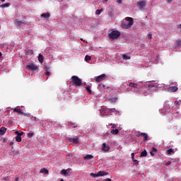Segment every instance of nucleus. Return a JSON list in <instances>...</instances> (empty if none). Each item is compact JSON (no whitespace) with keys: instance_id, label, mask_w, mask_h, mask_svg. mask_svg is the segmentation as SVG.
Here are the masks:
<instances>
[{"instance_id":"obj_1","label":"nucleus","mask_w":181,"mask_h":181,"mask_svg":"<svg viewBox=\"0 0 181 181\" xmlns=\"http://www.w3.org/2000/svg\"><path fill=\"white\" fill-rule=\"evenodd\" d=\"M125 21L129 22L128 23H125V21H122L121 23V28L122 29H129V28L132 27L134 25V18L131 17H126Z\"/></svg>"},{"instance_id":"obj_2","label":"nucleus","mask_w":181,"mask_h":181,"mask_svg":"<svg viewBox=\"0 0 181 181\" xmlns=\"http://www.w3.org/2000/svg\"><path fill=\"white\" fill-rule=\"evenodd\" d=\"M71 81L73 86H75L76 87H80V86L83 85V82L80 78L77 76H71Z\"/></svg>"},{"instance_id":"obj_3","label":"nucleus","mask_w":181,"mask_h":181,"mask_svg":"<svg viewBox=\"0 0 181 181\" xmlns=\"http://www.w3.org/2000/svg\"><path fill=\"white\" fill-rule=\"evenodd\" d=\"M121 36V33L117 30L112 31L108 34L109 39H112V40L115 39H118Z\"/></svg>"},{"instance_id":"obj_4","label":"nucleus","mask_w":181,"mask_h":181,"mask_svg":"<svg viewBox=\"0 0 181 181\" xmlns=\"http://www.w3.org/2000/svg\"><path fill=\"white\" fill-rule=\"evenodd\" d=\"M137 8H139V11H144L145 9V6H146V1H139L136 2Z\"/></svg>"},{"instance_id":"obj_5","label":"nucleus","mask_w":181,"mask_h":181,"mask_svg":"<svg viewBox=\"0 0 181 181\" xmlns=\"http://www.w3.org/2000/svg\"><path fill=\"white\" fill-rule=\"evenodd\" d=\"M108 175V173L105 171H99L98 173H90V176L92 177H100V176H107Z\"/></svg>"},{"instance_id":"obj_6","label":"nucleus","mask_w":181,"mask_h":181,"mask_svg":"<svg viewBox=\"0 0 181 181\" xmlns=\"http://www.w3.org/2000/svg\"><path fill=\"white\" fill-rule=\"evenodd\" d=\"M105 78H107V75L105 74H103L95 78V81H96V83H101V81H104Z\"/></svg>"},{"instance_id":"obj_7","label":"nucleus","mask_w":181,"mask_h":181,"mask_svg":"<svg viewBox=\"0 0 181 181\" xmlns=\"http://www.w3.org/2000/svg\"><path fill=\"white\" fill-rule=\"evenodd\" d=\"M67 141L69 142H71L72 144H78V137L76 136V137H69L67 139Z\"/></svg>"},{"instance_id":"obj_8","label":"nucleus","mask_w":181,"mask_h":181,"mask_svg":"<svg viewBox=\"0 0 181 181\" xmlns=\"http://www.w3.org/2000/svg\"><path fill=\"white\" fill-rule=\"evenodd\" d=\"M14 23L16 26H18L19 28H22L23 25H25V21H21L18 19L14 20Z\"/></svg>"},{"instance_id":"obj_9","label":"nucleus","mask_w":181,"mask_h":181,"mask_svg":"<svg viewBox=\"0 0 181 181\" xmlns=\"http://www.w3.org/2000/svg\"><path fill=\"white\" fill-rule=\"evenodd\" d=\"M27 69L31 70L32 71H35L37 70V66L35 65V64H30L27 66Z\"/></svg>"},{"instance_id":"obj_10","label":"nucleus","mask_w":181,"mask_h":181,"mask_svg":"<svg viewBox=\"0 0 181 181\" xmlns=\"http://www.w3.org/2000/svg\"><path fill=\"white\" fill-rule=\"evenodd\" d=\"M102 151L104 152H108L110 151V146H107V144L103 143L102 146Z\"/></svg>"},{"instance_id":"obj_11","label":"nucleus","mask_w":181,"mask_h":181,"mask_svg":"<svg viewBox=\"0 0 181 181\" xmlns=\"http://www.w3.org/2000/svg\"><path fill=\"white\" fill-rule=\"evenodd\" d=\"M41 18L42 19H49V18H50V13L47 12V13H44L41 15Z\"/></svg>"},{"instance_id":"obj_12","label":"nucleus","mask_w":181,"mask_h":181,"mask_svg":"<svg viewBox=\"0 0 181 181\" xmlns=\"http://www.w3.org/2000/svg\"><path fill=\"white\" fill-rule=\"evenodd\" d=\"M169 90L170 93H176V91H177L179 88H177V86H170Z\"/></svg>"},{"instance_id":"obj_13","label":"nucleus","mask_w":181,"mask_h":181,"mask_svg":"<svg viewBox=\"0 0 181 181\" xmlns=\"http://www.w3.org/2000/svg\"><path fill=\"white\" fill-rule=\"evenodd\" d=\"M71 169L69 168L67 170H62L61 171L62 175H64L65 176H69V172H70Z\"/></svg>"},{"instance_id":"obj_14","label":"nucleus","mask_w":181,"mask_h":181,"mask_svg":"<svg viewBox=\"0 0 181 181\" xmlns=\"http://www.w3.org/2000/svg\"><path fill=\"white\" fill-rule=\"evenodd\" d=\"M110 134H112V135H118V134H119V130L118 129H113L110 131Z\"/></svg>"},{"instance_id":"obj_15","label":"nucleus","mask_w":181,"mask_h":181,"mask_svg":"<svg viewBox=\"0 0 181 181\" xmlns=\"http://www.w3.org/2000/svg\"><path fill=\"white\" fill-rule=\"evenodd\" d=\"M6 132V128L5 127H2L0 129V135H5Z\"/></svg>"},{"instance_id":"obj_16","label":"nucleus","mask_w":181,"mask_h":181,"mask_svg":"<svg viewBox=\"0 0 181 181\" xmlns=\"http://www.w3.org/2000/svg\"><path fill=\"white\" fill-rule=\"evenodd\" d=\"M13 112H18V114H23V111H22V110H21V108H19V107H15V108L13 109Z\"/></svg>"},{"instance_id":"obj_17","label":"nucleus","mask_w":181,"mask_h":181,"mask_svg":"<svg viewBox=\"0 0 181 181\" xmlns=\"http://www.w3.org/2000/svg\"><path fill=\"white\" fill-rule=\"evenodd\" d=\"M141 136H143V138H144V139H143V141H144V142H146V141H148V134H146V133H143V134H141Z\"/></svg>"},{"instance_id":"obj_18","label":"nucleus","mask_w":181,"mask_h":181,"mask_svg":"<svg viewBox=\"0 0 181 181\" xmlns=\"http://www.w3.org/2000/svg\"><path fill=\"white\" fill-rule=\"evenodd\" d=\"M129 86L132 87V88H136V87H138V83H134L130 82L129 83Z\"/></svg>"},{"instance_id":"obj_19","label":"nucleus","mask_w":181,"mask_h":181,"mask_svg":"<svg viewBox=\"0 0 181 181\" xmlns=\"http://www.w3.org/2000/svg\"><path fill=\"white\" fill-rule=\"evenodd\" d=\"M40 173H45V175H49V170L46 168H42L40 170Z\"/></svg>"},{"instance_id":"obj_20","label":"nucleus","mask_w":181,"mask_h":181,"mask_svg":"<svg viewBox=\"0 0 181 181\" xmlns=\"http://www.w3.org/2000/svg\"><path fill=\"white\" fill-rule=\"evenodd\" d=\"M43 55L42 54H39L38 55V61L40 62V63H43Z\"/></svg>"},{"instance_id":"obj_21","label":"nucleus","mask_w":181,"mask_h":181,"mask_svg":"<svg viewBox=\"0 0 181 181\" xmlns=\"http://www.w3.org/2000/svg\"><path fill=\"white\" fill-rule=\"evenodd\" d=\"M141 158H144L145 156H148V152L146 151V150H144V151H142L141 153Z\"/></svg>"},{"instance_id":"obj_22","label":"nucleus","mask_w":181,"mask_h":181,"mask_svg":"<svg viewBox=\"0 0 181 181\" xmlns=\"http://www.w3.org/2000/svg\"><path fill=\"white\" fill-rule=\"evenodd\" d=\"M93 158H94V156H93V155L91 154H88L84 157V159H86L87 160H90V159H93Z\"/></svg>"},{"instance_id":"obj_23","label":"nucleus","mask_w":181,"mask_h":181,"mask_svg":"<svg viewBox=\"0 0 181 181\" xmlns=\"http://www.w3.org/2000/svg\"><path fill=\"white\" fill-rule=\"evenodd\" d=\"M9 6H11V4L9 3H6L4 4H1L0 6V8H9Z\"/></svg>"},{"instance_id":"obj_24","label":"nucleus","mask_w":181,"mask_h":181,"mask_svg":"<svg viewBox=\"0 0 181 181\" xmlns=\"http://www.w3.org/2000/svg\"><path fill=\"white\" fill-rule=\"evenodd\" d=\"M86 91L89 93L91 94L93 92L91 91V86H87L86 87Z\"/></svg>"},{"instance_id":"obj_25","label":"nucleus","mask_w":181,"mask_h":181,"mask_svg":"<svg viewBox=\"0 0 181 181\" xmlns=\"http://www.w3.org/2000/svg\"><path fill=\"white\" fill-rule=\"evenodd\" d=\"M122 59L123 60H129V59H131V57L127 54H122Z\"/></svg>"},{"instance_id":"obj_26","label":"nucleus","mask_w":181,"mask_h":181,"mask_svg":"<svg viewBox=\"0 0 181 181\" xmlns=\"http://www.w3.org/2000/svg\"><path fill=\"white\" fill-rule=\"evenodd\" d=\"M68 125H70L71 127H73V128H77V124L73 123V122H69Z\"/></svg>"},{"instance_id":"obj_27","label":"nucleus","mask_w":181,"mask_h":181,"mask_svg":"<svg viewBox=\"0 0 181 181\" xmlns=\"http://www.w3.org/2000/svg\"><path fill=\"white\" fill-rule=\"evenodd\" d=\"M175 153V151L172 148H170L167 151L168 155H172V153Z\"/></svg>"},{"instance_id":"obj_28","label":"nucleus","mask_w":181,"mask_h":181,"mask_svg":"<svg viewBox=\"0 0 181 181\" xmlns=\"http://www.w3.org/2000/svg\"><path fill=\"white\" fill-rule=\"evenodd\" d=\"M90 60H91V56H90V55H86V56L85 57V61H86V62H90Z\"/></svg>"},{"instance_id":"obj_29","label":"nucleus","mask_w":181,"mask_h":181,"mask_svg":"<svg viewBox=\"0 0 181 181\" xmlns=\"http://www.w3.org/2000/svg\"><path fill=\"white\" fill-rule=\"evenodd\" d=\"M16 141L17 142H21L22 141V137H21L20 136H16Z\"/></svg>"},{"instance_id":"obj_30","label":"nucleus","mask_w":181,"mask_h":181,"mask_svg":"<svg viewBox=\"0 0 181 181\" xmlns=\"http://www.w3.org/2000/svg\"><path fill=\"white\" fill-rule=\"evenodd\" d=\"M103 11H104L103 8H101L100 10V9L96 10L95 11L96 15H100Z\"/></svg>"},{"instance_id":"obj_31","label":"nucleus","mask_w":181,"mask_h":181,"mask_svg":"<svg viewBox=\"0 0 181 181\" xmlns=\"http://www.w3.org/2000/svg\"><path fill=\"white\" fill-rule=\"evenodd\" d=\"M15 134H16V135H17L18 136H22V135H23V132L19 133V132L16 131V132H15Z\"/></svg>"},{"instance_id":"obj_32","label":"nucleus","mask_w":181,"mask_h":181,"mask_svg":"<svg viewBox=\"0 0 181 181\" xmlns=\"http://www.w3.org/2000/svg\"><path fill=\"white\" fill-rule=\"evenodd\" d=\"M22 115H24V117H28V118L30 117V113H25L23 112V113H21Z\"/></svg>"},{"instance_id":"obj_33","label":"nucleus","mask_w":181,"mask_h":181,"mask_svg":"<svg viewBox=\"0 0 181 181\" xmlns=\"http://www.w3.org/2000/svg\"><path fill=\"white\" fill-rule=\"evenodd\" d=\"M13 155L18 156V155H19V151L13 150Z\"/></svg>"},{"instance_id":"obj_34","label":"nucleus","mask_w":181,"mask_h":181,"mask_svg":"<svg viewBox=\"0 0 181 181\" xmlns=\"http://www.w3.org/2000/svg\"><path fill=\"white\" fill-rule=\"evenodd\" d=\"M142 134L143 133L138 132L136 133V136H137V137L142 136Z\"/></svg>"},{"instance_id":"obj_35","label":"nucleus","mask_w":181,"mask_h":181,"mask_svg":"<svg viewBox=\"0 0 181 181\" xmlns=\"http://www.w3.org/2000/svg\"><path fill=\"white\" fill-rule=\"evenodd\" d=\"M109 125H110V127H112V128H117V124H115L111 123V124H109Z\"/></svg>"},{"instance_id":"obj_36","label":"nucleus","mask_w":181,"mask_h":181,"mask_svg":"<svg viewBox=\"0 0 181 181\" xmlns=\"http://www.w3.org/2000/svg\"><path fill=\"white\" fill-rule=\"evenodd\" d=\"M151 151H153V152H158V148H156L155 147H153L152 149H151Z\"/></svg>"},{"instance_id":"obj_37","label":"nucleus","mask_w":181,"mask_h":181,"mask_svg":"<svg viewBox=\"0 0 181 181\" xmlns=\"http://www.w3.org/2000/svg\"><path fill=\"white\" fill-rule=\"evenodd\" d=\"M28 136L29 138H32V136H33V135H35V133H28Z\"/></svg>"},{"instance_id":"obj_38","label":"nucleus","mask_w":181,"mask_h":181,"mask_svg":"<svg viewBox=\"0 0 181 181\" xmlns=\"http://www.w3.org/2000/svg\"><path fill=\"white\" fill-rule=\"evenodd\" d=\"M153 87H155V85H154V84H149V85L148 86V88H153Z\"/></svg>"},{"instance_id":"obj_39","label":"nucleus","mask_w":181,"mask_h":181,"mask_svg":"<svg viewBox=\"0 0 181 181\" xmlns=\"http://www.w3.org/2000/svg\"><path fill=\"white\" fill-rule=\"evenodd\" d=\"M148 39H152V34L151 33L148 34Z\"/></svg>"},{"instance_id":"obj_40","label":"nucleus","mask_w":181,"mask_h":181,"mask_svg":"<svg viewBox=\"0 0 181 181\" xmlns=\"http://www.w3.org/2000/svg\"><path fill=\"white\" fill-rule=\"evenodd\" d=\"M171 163H172V161H168V162L165 163V165H166V166H169V165H171Z\"/></svg>"},{"instance_id":"obj_41","label":"nucleus","mask_w":181,"mask_h":181,"mask_svg":"<svg viewBox=\"0 0 181 181\" xmlns=\"http://www.w3.org/2000/svg\"><path fill=\"white\" fill-rule=\"evenodd\" d=\"M45 75H47V76H50V72L49 71H47L46 72H45Z\"/></svg>"},{"instance_id":"obj_42","label":"nucleus","mask_w":181,"mask_h":181,"mask_svg":"<svg viewBox=\"0 0 181 181\" xmlns=\"http://www.w3.org/2000/svg\"><path fill=\"white\" fill-rule=\"evenodd\" d=\"M174 104H175V105H179V101L175 100Z\"/></svg>"},{"instance_id":"obj_43","label":"nucleus","mask_w":181,"mask_h":181,"mask_svg":"<svg viewBox=\"0 0 181 181\" xmlns=\"http://www.w3.org/2000/svg\"><path fill=\"white\" fill-rule=\"evenodd\" d=\"M134 158H135V153H132V159L134 160Z\"/></svg>"},{"instance_id":"obj_44","label":"nucleus","mask_w":181,"mask_h":181,"mask_svg":"<svg viewBox=\"0 0 181 181\" xmlns=\"http://www.w3.org/2000/svg\"><path fill=\"white\" fill-rule=\"evenodd\" d=\"M103 181H112L110 178H106Z\"/></svg>"},{"instance_id":"obj_45","label":"nucleus","mask_w":181,"mask_h":181,"mask_svg":"<svg viewBox=\"0 0 181 181\" xmlns=\"http://www.w3.org/2000/svg\"><path fill=\"white\" fill-rule=\"evenodd\" d=\"M150 155L151 156H155V154L153 153V152L152 151L150 152Z\"/></svg>"},{"instance_id":"obj_46","label":"nucleus","mask_w":181,"mask_h":181,"mask_svg":"<svg viewBox=\"0 0 181 181\" xmlns=\"http://www.w3.org/2000/svg\"><path fill=\"white\" fill-rule=\"evenodd\" d=\"M132 160H133V162L137 163V165H138L139 161H137V160H136L135 158Z\"/></svg>"},{"instance_id":"obj_47","label":"nucleus","mask_w":181,"mask_h":181,"mask_svg":"<svg viewBox=\"0 0 181 181\" xmlns=\"http://www.w3.org/2000/svg\"><path fill=\"white\" fill-rule=\"evenodd\" d=\"M118 4H122V0H117Z\"/></svg>"},{"instance_id":"obj_48","label":"nucleus","mask_w":181,"mask_h":181,"mask_svg":"<svg viewBox=\"0 0 181 181\" xmlns=\"http://www.w3.org/2000/svg\"><path fill=\"white\" fill-rule=\"evenodd\" d=\"M167 2H168V4H172V0H167Z\"/></svg>"},{"instance_id":"obj_49","label":"nucleus","mask_w":181,"mask_h":181,"mask_svg":"<svg viewBox=\"0 0 181 181\" xmlns=\"http://www.w3.org/2000/svg\"><path fill=\"white\" fill-rule=\"evenodd\" d=\"M31 119H33V121H36V117H31Z\"/></svg>"},{"instance_id":"obj_50","label":"nucleus","mask_w":181,"mask_h":181,"mask_svg":"<svg viewBox=\"0 0 181 181\" xmlns=\"http://www.w3.org/2000/svg\"><path fill=\"white\" fill-rule=\"evenodd\" d=\"M112 101H117V98H112L111 99Z\"/></svg>"},{"instance_id":"obj_51","label":"nucleus","mask_w":181,"mask_h":181,"mask_svg":"<svg viewBox=\"0 0 181 181\" xmlns=\"http://www.w3.org/2000/svg\"><path fill=\"white\" fill-rule=\"evenodd\" d=\"M15 181H19V178L16 177V178H15Z\"/></svg>"},{"instance_id":"obj_52","label":"nucleus","mask_w":181,"mask_h":181,"mask_svg":"<svg viewBox=\"0 0 181 181\" xmlns=\"http://www.w3.org/2000/svg\"><path fill=\"white\" fill-rule=\"evenodd\" d=\"M1 56H2V52H0V57H1Z\"/></svg>"},{"instance_id":"obj_53","label":"nucleus","mask_w":181,"mask_h":181,"mask_svg":"<svg viewBox=\"0 0 181 181\" xmlns=\"http://www.w3.org/2000/svg\"><path fill=\"white\" fill-rule=\"evenodd\" d=\"M1 2H5V0H1Z\"/></svg>"},{"instance_id":"obj_54","label":"nucleus","mask_w":181,"mask_h":181,"mask_svg":"<svg viewBox=\"0 0 181 181\" xmlns=\"http://www.w3.org/2000/svg\"><path fill=\"white\" fill-rule=\"evenodd\" d=\"M86 84H87V83H84V86H86Z\"/></svg>"},{"instance_id":"obj_55","label":"nucleus","mask_w":181,"mask_h":181,"mask_svg":"<svg viewBox=\"0 0 181 181\" xmlns=\"http://www.w3.org/2000/svg\"><path fill=\"white\" fill-rule=\"evenodd\" d=\"M105 1H108V0H105Z\"/></svg>"}]
</instances>
